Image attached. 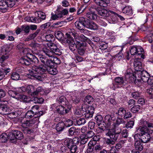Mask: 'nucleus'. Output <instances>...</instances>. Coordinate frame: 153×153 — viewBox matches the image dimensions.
<instances>
[{
	"mask_svg": "<svg viewBox=\"0 0 153 153\" xmlns=\"http://www.w3.org/2000/svg\"><path fill=\"white\" fill-rule=\"evenodd\" d=\"M113 126V128L108 130L106 133V136L109 137L106 140V143L109 145H114L115 143L122 131L121 128L119 126Z\"/></svg>",
	"mask_w": 153,
	"mask_h": 153,
	"instance_id": "f257e3e1",
	"label": "nucleus"
},
{
	"mask_svg": "<svg viewBox=\"0 0 153 153\" xmlns=\"http://www.w3.org/2000/svg\"><path fill=\"white\" fill-rule=\"evenodd\" d=\"M137 131L139 133L136 134L134 137L135 140L134 146L136 150L141 151L143 148V142L142 137L143 135V127L139 126L137 130Z\"/></svg>",
	"mask_w": 153,
	"mask_h": 153,
	"instance_id": "f03ea898",
	"label": "nucleus"
},
{
	"mask_svg": "<svg viewBox=\"0 0 153 153\" xmlns=\"http://www.w3.org/2000/svg\"><path fill=\"white\" fill-rule=\"evenodd\" d=\"M144 143H147L152 140V138L150 136L151 134L153 132V124L144 121Z\"/></svg>",
	"mask_w": 153,
	"mask_h": 153,
	"instance_id": "7ed1b4c3",
	"label": "nucleus"
},
{
	"mask_svg": "<svg viewBox=\"0 0 153 153\" xmlns=\"http://www.w3.org/2000/svg\"><path fill=\"white\" fill-rule=\"evenodd\" d=\"M30 74H28L27 76L29 78L32 79H36L39 81H42L44 76H42L39 66H36L32 69L29 70Z\"/></svg>",
	"mask_w": 153,
	"mask_h": 153,
	"instance_id": "20e7f679",
	"label": "nucleus"
},
{
	"mask_svg": "<svg viewBox=\"0 0 153 153\" xmlns=\"http://www.w3.org/2000/svg\"><path fill=\"white\" fill-rule=\"evenodd\" d=\"M9 139L11 142L13 143L16 142L17 140H21L23 138L22 133L20 131L13 130L8 134Z\"/></svg>",
	"mask_w": 153,
	"mask_h": 153,
	"instance_id": "39448f33",
	"label": "nucleus"
},
{
	"mask_svg": "<svg viewBox=\"0 0 153 153\" xmlns=\"http://www.w3.org/2000/svg\"><path fill=\"white\" fill-rule=\"evenodd\" d=\"M91 8L94 9L97 12V14L101 18L105 19L108 17L110 15V12L112 11H109L105 9L97 7L95 5H91Z\"/></svg>",
	"mask_w": 153,
	"mask_h": 153,
	"instance_id": "423d86ee",
	"label": "nucleus"
},
{
	"mask_svg": "<svg viewBox=\"0 0 153 153\" xmlns=\"http://www.w3.org/2000/svg\"><path fill=\"white\" fill-rule=\"evenodd\" d=\"M79 21H76L75 23V25L76 27L80 30H83V32L85 34L88 32V30L84 29V27L86 28L87 18L81 17L79 18Z\"/></svg>",
	"mask_w": 153,
	"mask_h": 153,
	"instance_id": "0eeeda50",
	"label": "nucleus"
},
{
	"mask_svg": "<svg viewBox=\"0 0 153 153\" xmlns=\"http://www.w3.org/2000/svg\"><path fill=\"white\" fill-rule=\"evenodd\" d=\"M53 65H50L49 66H46L43 65H41L39 66V68L42 74V76L43 75L42 74L46 72H48L50 74L54 75L57 74L58 71L56 69L51 66Z\"/></svg>",
	"mask_w": 153,
	"mask_h": 153,
	"instance_id": "6e6552de",
	"label": "nucleus"
},
{
	"mask_svg": "<svg viewBox=\"0 0 153 153\" xmlns=\"http://www.w3.org/2000/svg\"><path fill=\"white\" fill-rule=\"evenodd\" d=\"M35 88H36L32 85H28L26 87H22L19 88V90L20 93L26 92L32 96H34V92Z\"/></svg>",
	"mask_w": 153,
	"mask_h": 153,
	"instance_id": "1a4fd4ad",
	"label": "nucleus"
},
{
	"mask_svg": "<svg viewBox=\"0 0 153 153\" xmlns=\"http://www.w3.org/2000/svg\"><path fill=\"white\" fill-rule=\"evenodd\" d=\"M146 29L145 30H144V32H145V34L146 35L145 39L148 40L149 43H151L153 41L152 37L153 36V32H152V29L150 26L148 28L146 27Z\"/></svg>",
	"mask_w": 153,
	"mask_h": 153,
	"instance_id": "9d476101",
	"label": "nucleus"
},
{
	"mask_svg": "<svg viewBox=\"0 0 153 153\" xmlns=\"http://www.w3.org/2000/svg\"><path fill=\"white\" fill-rule=\"evenodd\" d=\"M35 118H33L32 119L29 120H27L22 125V127L27 128L32 126L35 123L38 121V119L36 118V117H34Z\"/></svg>",
	"mask_w": 153,
	"mask_h": 153,
	"instance_id": "9b49d317",
	"label": "nucleus"
},
{
	"mask_svg": "<svg viewBox=\"0 0 153 153\" xmlns=\"http://www.w3.org/2000/svg\"><path fill=\"white\" fill-rule=\"evenodd\" d=\"M87 46V44L85 42L81 43L78 42V46L77 48L78 53L80 55H83L85 53V47Z\"/></svg>",
	"mask_w": 153,
	"mask_h": 153,
	"instance_id": "f8f14e48",
	"label": "nucleus"
},
{
	"mask_svg": "<svg viewBox=\"0 0 153 153\" xmlns=\"http://www.w3.org/2000/svg\"><path fill=\"white\" fill-rule=\"evenodd\" d=\"M86 28L92 30H96L98 29V25L93 22L87 19Z\"/></svg>",
	"mask_w": 153,
	"mask_h": 153,
	"instance_id": "ddd939ff",
	"label": "nucleus"
},
{
	"mask_svg": "<svg viewBox=\"0 0 153 153\" xmlns=\"http://www.w3.org/2000/svg\"><path fill=\"white\" fill-rule=\"evenodd\" d=\"M48 46L53 53H55L56 54L58 55L61 54L60 50L58 48L56 44L53 43H50L48 44Z\"/></svg>",
	"mask_w": 153,
	"mask_h": 153,
	"instance_id": "4468645a",
	"label": "nucleus"
},
{
	"mask_svg": "<svg viewBox=\"0 0 153 153\" xmlns=\"http://www.w3.org/2000/svg\"><path fill=\"white\" fill-rule=\"evenodd\" d=\"M11 111V110L7 106L5 105H0V114L7 115Z\"/></svg>",
	"mask_w": 153,
	"mask_h": 153,
	"instance_id": "2eb2a0df",
	"label": "nucleus"
},
{
	"mask_svg": "<svg viewBox=\"0 0 153 153\" xmlns=\"http://www.w3.org/2000/svg\"><path fill=\"white\" fill-rule=\"evenodd\" d=\"M66 41L69 44V49L71 51L74 52L76 48H77L79 42H77V44H76L73 40H66Z\"/></svg>",
	"mask_w": 153,
	"mask_h": 153,
	"instance_id": "dca6fc26",
	"label": "nucleus"
},
{
	"mask_svg": "<svg viewBox=\"0 0 153 153\" xmlns=\"http://www.w3.org/2000/svg\"><path fill=\"white\" fill-rule=\"evenodd\" d=\"M58 12V16L60 18H62L64 16L66 15L68 13V9H62L61 7H59L57 9Z\"/></svg>",
	"mask_w": 153,
	"mask_h": 153,
	"instance_id": "f3484780",
	"label": "nucleus"
},
{
	"mask_svg": "<svg viewBox=\"0 0 153 153\" xmlns=\"http://www.w3.org/2000/svg\"><path fill=\"white\" fill-rule=\"evenodd\" d=\"M95 3L100 6L106 7L110 2L109 0H94Z\"/></svg>",
	"mask_w": 153,
	"mask_h": 153,
	"instance_id": "a211bd4d",
	"label": "nucleus"
},
{
	"mask_svg": "<svg viewBox=\"0 0 153 153\" xmlns=\"http://www.w3.org/2000/svg\"><path fill=\"white\" fill-rule=\"evenodd\" d=\"M80 37L83 39L84 41H86L88 44V45L87 44V46L88 47L90 46L92 49L95 48V45L93 44L89 39L86 37L84 35L81 34L80 35Z\"/></svg>",
	"mask_w": 153,
	"mask_h": 153,
	"instance_id": "6ab92c4d",
	"label": "nucleus"
},
{
	"mask_svg": "<svg viewBox=\"0 0 153 153\" xmlns=\"http://www.w3.org/2000/svg\"><path fill=\"white\" fill-rule=\"evenodd\" d=\"M39 94L40 95H45L47 93L42 87L39 86L36 89H35L34 92V96L36 95Z\"/></svg>",
	"mask_w": 153,
	"mask_h": 153,
	"instance_id": "aec40b11",
	"label": "nucleus"
},
{
	"mask_svg": "<svg viewBox=\"0 0 153 153\" xmlns=\"http://www.w3.org/2000/svg\"><path fill=\"white\" fill-rule=\"evenodd\" d=\"M56 109V111L60 114H64L68 112L67 109L62 105H59L57 107Z\"/></svg>",
	"mask_w": 153,
	"mask_h": 153,
	"instance_id": "412c9836",
	"label": "nucleus"
},
{
	"mask_svg": "<svg viewBox=\"0 0 153 153\" xmlns=\"http://www.w3.org/2000/svg\"><path fill=\"white\" fill-rule=\"evenodd\" d=\"M134 66L135 69L137 71H140L142 75L143 70L142 69L141 63L139 61H135L134 63Z\"/></svg>",
	"mask_w": 153,
	"mask_h": 153,
	"instance_id": "4be33fe9",
	"label": "nucleus"
},
{
	"mask_svg": "<svg viewBox=\"0 0 153 153\" xmlns=\"http://www.w3.org/2000/svg\"><path fill=\"white\" fill-rule=\"evenodd\" d=\"M40 31V30L38 29L34 33L30 34L25 39L24 41L27 42L34 39L39 33Z\"/></svg>",
	"mask_w": 153,
	"mask_h": 153,
	"instance_id": "5701e85b",
	"label": "nucleus"
},
{
	"mask_svg": "<svg viewBox=\"0 0 153 153\" xmlns=\"http://www.w3.org/2000/svg\"><path fill=\"white\" fill-rule=\"evenodd\" d=\"M8 7H9L6 0L0 1V10H2V11H5L8 9Z\"/></svg>",
	"mask_w": 153,
	"mask_h": 153,
	"instance_id": "b1692460",
	"label": "nucleus"
},
{
	"mask_svg": "<svg viewBox=\"0 0 153 153\" xmlns=\"http://www.w3.org/2000/svg\"><path fill=\"white\" fill-rule=\"evenodd\" d=\"M6 50L2 49L1 50V57L0 58V62L2 63L5 60L7 59L9 57V55H7L5 52Z\"/></svg>",
	"mask_w": 153,
	"mask_h": 153,
	"instance_id": "393cba45",
	"label": "nucleus"
},
{
	"mask_svg": "<svg viewBox=\"0 0 153 153\" xmlns=\"http://www.w3.org/2000/svg\"><path fill=\"white\" fill-rule=\"evenodd\" d=\"M56 102L59 103H62L63 105H67L68 103V101L66 100L65 97L63 96L59 97L56 100Z\"/></svg>",
	"mask_w": 153,
	"mask_h": 153,
	"instance_id": "a878e982",
	"label": "nucleus"
},
{
	"mask_svg": "<svg viewBox=\"0 0 153 153\" xmlns=\"http://www.w3.org/2000/svg\"><path fill=\"white\" fill-rule=\"evenodd\" d=\"M10 69L1 68L0 69V80L2 79L10 71Z\"/></svg>",
	"mask_w": 153,
	"mask_h": 153,
	"instance_id": "bb28decb",
	"label": "nucleus"
},
{
	"mask_svg": "<svg viewBox=\"0 0 153 153\" xmlns=\"http://www.w3.org/2000/svg\"><path fill=\"white\" fill-rule=\"evenodd\" d=\"M122 12L126 15H130L132 14V8L129 6H126L123 8Z\"/></svg>",
	"mask_w": 153,
	"mask_h": 153,
	"instance_id": "cd10ccee",
	"label": "nucleus"
},
{
	"mask_svg": "<svg viewBox=\"0 0 153 153\" xmlns=\"http://www.w3.org/2000/svg\"><path fill=\"white\" fill-rule=\"evenodd\" d=\"M50 65H53L54 64H59L61 61L59 59L56 57L52 56L50 59Z\"/></svg>",
	"mask_w": 153,
	"mask_h": 153,
	"instance_id": "c85d7f7f",
	"label": "nucleus"
},
{
	"mask_svg": "<svg viewBox=\"0 0 153 153\" xmlns=\"http://www.w3.org/2000/svg\"><path fill=\"white\" fill-rule=\"evenodd\" d=\"M114 80L116 84L118 87H121L124 83V80L122 77H117L115 78Z\"/></svg>",
	"mask_w": 153,
	"mask_h": 153,
	"instance_id": "c756f323",
	"label": "nucleus"
},
{
	"mask_svg": "<svg viewBox=\"0 0 153 153\" xmlns=\"http://www.w3.org/2000/svg\"><path fill=\"white\" fill-rule=\"evenodd\" d=\"M39 58L41 61L46 66H50V59H48L43 56H40Z\"/></svg>",
	"mask_w": 153,
	"mask_h": 153,
	"instance_id": "7c9ffc66",
	"label": "nucleus"
},
{
	"mask_svg": "<svg viewBox=\"0 0 153 153\" xmlns=\"http://www.w3.org/2000/svg\"><path fill=\"white\" fill-rule=\"evenodd\" d=\"M25 20L27 22L31 21L36 23H38L41 22L40 19H38L37 17H27L25 18Z\"/></svg>",
	"mask_w": 153,
	"mask_h": 153,
	"instance_id": "2f4dec72",
	"label": "nucleus"
},
{
	"mask_svg": "<svg viewBox=\"0 0 153 153\" xmlns=\"http://www.w3.org/2000/svg\"><path fill=\"white\" fill-rule=\"evenodd\" d=\"M104 121L107 124L108 126H110L113 121L111 116L109 114L106 115L105 117Z\"/></svg>",
	"mask_w": 153,
	"mask_h": 153,
	"instance_id": "473e14b6",
	"label": "nucleus"
},
{
	"mask_svg": "<svg viewBox=\"0 0 153 153\" xmlns=\"http://www.w3.org/2000/svg\"><path fill=\"white\" fill-rule=\"evenodd\" d=\"M65 126V123L63 122H59L56 125V129L58 131H62Z\"/></svg>",
	"mask_w": 153,
	"mask_h": 153,
	"instance_id": "72a5a7b5",
	"label": "nucleus"
},
{
	"mask_svg": "<svg viewBox=\"0 0 153 153\" xmlns=\"http://www.w3.org/2000/svg\"><path fill=\"white\" fill-rule=\"evenodd\" d=\"M79 130L78 128L76 129L75 127L72 126L68 130V134L70 136H73L74 133L78 132Z\"/></svg>",
	"mask_w": 153,
	"mask_h": 153,
	"instance_id": "f704fd0d",
	"label": "nucleus"
},
{
	"mask_svg": "<svg viewBox=\"0 0 153 153\" xmlns=\"http://www.w3.org/2000/svg\"><path fill=\"white\" fill-rule=\"evenodd\" d=\"M124 123L125 121L122 118L117 117L116 120L113 122L112 126H119L120 124Z\"/></svg>",
	"mask_w": 153,
	"mask_h": 153,
	"instance_id": "c9c22d12",
	"label": "nucleus"
},
{
	"mask_svg": "<svg viewBox=\"0 0 153 153\" xmlns=\"http://www.w3.org/2000/svg\"><path fill=\"white\" fill-rule=\"evenodd\" d=\"M30 62L37 64L39 62V60L35 56L30 54L28 55Z\"/></svg>",
	"mask_w": 153,
	"mask_h": 153,
	"instance_id": "e433bc0d",
	"label": "nucleus"
},
{
	"mask_svg": "<svg viewBox=\"0 0 153 153\" xmlns=\"http://www.w3.org/2000/svg\"><path fill=\"white\" fill-rule=\"evenodd\" d=\"M55 35L56 38L58 40H63L64 39V35L63 33L61 31H56L55 33Z\"/></svg>",
	"mask_w": 153,
	"mask_h": 153,
	"instance_id": "4c0bfd02",
	"label": "nucleus"
},
{
	"mask_svg": "<svg viewBox=\"0 0 153 153\" xmlns=\"http://www.w3.org/2000/svg\"><path fill=\"white\" fill-rule=\"evenodd\" d=\"M9 138V136L6 133L2 134L0 135V141L2 143H5Z\"/></svg>",
	"mask_w": 153,
	"mask_h": 153,
	"instance_id": "58836bf2",
	"label": "nucleus"
},
{
	"mask_svg": "<svg viewBox=\"0 0 153 153\" xmlns=\"http://www.w3.org/2000/svg\"><path fill=\"white\" fill-rule=\"evenodd\" d=\"M87 17L89 19L95 20L97 19V15L94 12H88L86 13Z\"/></svg>",
	"mask_w": 153,
	"mask_h": 153,
	"instance_id": "ea45409f",
	"label": "nucleus"
},
{
	"mask_svg": "<svg viewBox=\"0 0 153 153\" xmlns=\"http://www.w3.org/2000/svg\"><path fill=\"white\" fill-rule=\"evenodd\" d=\"M20 62L22 64L26 65H28L31 64V62L28 56L26 57L22 58L20 59Z\"/></svg>",
	"mask_w": 153,
	"mask_h": 153,
	"instance_id": "a19ab883",
	"label": "nucleus"
},
{
	"mask_svg": "<svg viewBox=\"0 0 153 153\" xmlns=\"http://www.w3.org/2000/svg\"><path fill=\"white\" fill-rule=\"evenodd\" d=\"M31 100L35 103L41 104L43 102L44 100L42 97L38 98L36 97H33L31 98Z\"/></svg>",
	"mask_w": 153,
	"mask_h": 153,
	"instance_id": "79ce46f5",
	"label": "nucleus"
},
{
	"mask_svg": "<svg viewBox=\"0 0 153 153\" xmlns=\"http://www.w3.org/2000/svg\"><path fill=\"white\" fill-rule=\"evenodd\" d=\"M43 51L47 56L51 57L53 56L54 54L50 48L48 49L44 48L43 49Z\"/></svg>",
	"mask_w": 153,
	"mask_h": 153,
	"instance_id": "37998d69",
	"label": "nucleus"
},
{
	"mask_svg": "<svg viewBox=\"0 0 153 153\" xmlns=\"http://www.w3.org/2000/svg\"><path fill=\"white\" fill-rule=\"evenodd\" d=\"M19 89L16 91H13L11 90H9L8 91V93L9 95L11 97L15 98L16 97V96L19 94Z\"/></svg>",
	"mask_w": 153,
	"mask_h": 153,
	"instance_id": "c03bdc74",
	"label": "nucleus"
},
{
	"mask_svg": "<svg viewBox=\"0 0 153 153\" xmlns=\"http://www.w3.org/2000/svg\"><path fill=\"white\" fill-rule=\"evenodd\" d=\"M94 101L93 98L91 95H87L85 98L84 100V102L85 103H88V104H90Z\"/></svg>",
	"mask_w": 153,
	"mask_h": 153,
	"instance_id": "a18cd8bd",
	"label": "nucleus"
},
{
	"mask_svg": "<svg viewBox=\"0 0 153 153\" xmlns=\"http://www.w3.org/2000/svg\"><path fill=\"white\" fill-rule=\"evenodd\" d=\"M19 0H6L9 7H13Z\"/></svg>",
	"mask_w": 153,
	"mask_h": 153,
	"instance_id": "49530a36",
	"label": "nucleus"
},
{
	"mask_svg": "<svg viewBox=\"0 0 153 153\" xmlns=\"http://www.w3.org/2000/svg\"><path fill=\"white\" fill-rule=\"evenodd\" d=\"M76 123L78 126L84 124L86 122L84 118H80L76 120Z\"/></svg>",
	"mask_w": 153,
	"mask_h": 153,
	"instance_id": "de8ad7c7",
	"label": "nucleus"
},
{
	"mask_svg": "<svg viewBox=\"0 0 153 153\" xmlns=\"http://www.w3.org/2000/svg\"><path fill=\"white\" fill-rule=\"evenodd\" d=\"M103 148L102 146L100 145H97L93 147L92 149V150L94 152H97L101 150Z\"/></svg>",
	"mask_w": 153,
	"mask_h": 153,
	"instance_id": "09e8293b",
	"label": "nucleus"
},
{
	"mask_svg": "<svg viewBox=\"0 0 153 153\" xmlns=\"http://www.w3.org/2000/svg\"><path fill=\"white\" fill-rule=\"evenodd\" d=\"M38 18V19H40L41 21V19L44 20L46 18V15L45 13L41 11H39L37 12Z\"/></svg>",
	"mask_w": 153,
	"mask_h": 153,
	"instance_id": "8fccbe9b",
	"label": "nucleus"
},
{
	"mask_svg": "<svg viewBox=\"0 0 153 153\" xmlns=\"http://www.w3.org/2000/svg\"><path fill=\"white\" fill-rule=\"evenodd\" d=\"M64 144L65 146L68 147V148L71 147V146L73 145L72 139H68L65 140Z\"/></svg>",
	"mask_w": 153,
	"mask_h": 153,
	"instance_id": "3c124183",
	"label": "nucleus"
},
{
	"mask_svg": "<svg viewBox=\"0 0 153 153\" xmlns=\"http://www.w3.org/2000/svg\"><path fill=\"white\" fill-rule=\"evenodd\" d=\"M19 74L16 72L13 73L11 75V78L13 80H18L19 79Z\"/></svg>",
	"mask_w": 153,
	"mask_h": 153,
	"instance_id": "603ef678",
	"label": "nucleus"
},
{
	"mask_svg": "<svg viewBox=\"0 0 153 153\" xmlns=\"http://www.w3.org/2000/svg\"><path fill=\"white\" fill-rule=\"evenodd\" d=\"M127 76L128 77V76H129V78L132 82H134L136 80V77L135 76V74L134 73L131 74L130 73H127L126 75V76Z\"/></svg>",
	"mask_w": 153,
	"mask_h": 153,
	"instance_id": "864d4df0",
	"label": "nucleus"
},
{
	"mask_svg": "<svg viewBox=\"0 0 153 153\" xmlns=\"http://www.w3.org/2000/svg\"><path fill=\"white\" fill-rule=\"evenodd\" d=\"M33 112L32 111V110H30L25 114V117L27 118H30L33 117L35 115Z\"/></svg>",
	"mask_w": 153,
	"mask_h": 153,
	"instance_id": "5fc2aeb1",
	"label": "nucleus"
},
{
	"mask_svg": "<svg viewBox=\"0 0 153 153\" xmlns=\"http://www.w3.org/2000/svg\"><path fill=\"white\" fill-rule=\"evenodd\" d=\"M7 115V117L10 119H12L16 117L17 116V113L15 112H12L11 113L10 112Z\"/></svg>",
	"mask_w": 153,
	"mask_h": 153,
	"instance_id": "6e6d98bb",
	"label": "nucleus"
},
{
	"mask_svg": "<svg viewBox=\"0 0 153 153\" xmlns=\"http://www.w3.org/2000/svg\"><path fill=\"white\" fill-rule=\"evenodd\" d=\"M138 48L136 47L132 46L130 50V52L131 55H134L137 54Z\"/></svg>",
	"mask_w": 153,
	"mask_h": 153,
	"instance_id": "4d7b16f0",
	"label": "nucleus"
},
{
	"mask_svg": "<svg viewBox=\"0 0 153 153\" xmlns=\"http://www.w3.org/2000/svg\"><path fill=\"white\" fill-rule=\"evenodd\" d=\"M94 135V133L92 130L88 131L85 134V137L88 138H90L93 137Z\"/></svg>",
	"mask_w": 153,
	"mask_h": 153,
	"instance_id": "13d9d810",
	"label": "nucleus"
},
{
	"mask_svg": "<svg viewBox=\"0 0 153 153\" xmlns=\"http://www.w3.org/2000/svg\"><path fill=\"white\" fill-rule=\"evenodd\" d=\"M45 39L47 41L51 42L54 40V37L53 35L49 34L45 36Z\"/></svg>",
	"mask_w": 153,
	"mask_h": 153,
	"instance_id": "bf43d9fd",
	"label": "nucleus"
},
{
	"mask_svg": "<svg viewBox=\"0 0 153 153\" xmlns=\"http://www.w3.org/2000/svg\"><path fill=\"white\" fill-rule=\"evenodd\" d=\"M126 112V110H125L123 108H120L117 114H118L119 116L122 117L124 114Z\"/></svg>",
	"mask_w": 153,
	"mask_h": 153,
	"instance_id": "052dcab7",
	"label": "nucleus"
},
{
	"mask_svg": "<svg viewBox=\"0 0 153 153\" xmlns=\"http://www.w3.org/2000/svg\"><path fill=\"white\" fill-rule=\"evenodd\" d=\"M68 148L70 149V151L71 153H75L77 149V146L76 145L73 144L71 146V147Z\"/></svg>",
	"mask_w": 153,
	"mask_h": 153,
	"instance_id": "680f3d73",
	"label": "nucleus"
},
{
	"mask_svg": "<svg viewBox=\"0 0 153 153\" xmlns=\"http://www.w3.org/2000/svg\"><path fill=\"white\" fill-rule=\"evenodd\" d=\"M22 130L23 132L24 133L27 134H30L31 133L33 132V131L30 129L27 128H24L22 129Z\"/></svg>",
	"mask_w": 153,
	"mask_h": 153,
	"instance_id": "e2e57ef3",
	"label": "nucleus"
},
{
	"mask_svg": "<svg viewBox=\"0 0 153 153\" xmlns=\"http://www.w3.org/2000/svg\"><path fill=\"white\" fill-rule=\"evenodd\" d=\"M95 119L96 121L97 124L103 121L102 116L100 115L96 116L95 117Z\"/></svg>",
	"mask_w": 153,
	"mask_h": 153,
	"instance_id": "0e129e2a",
	"label": "nucleus"
},
{
	"mask_svg": "<svg viewBox=\"0 0 153 153\" xmlns=\"http://www.w3.org/2000/svg\"><path fill=\"white\" fill-rule=\"evenodd\" d=\"M134 124L133 121H130L128 122L126 125V127L127 128H131Z\"/></svg>",
	"mask_w": 153,
	"mask_h": 153,
	"instance_id": "69168bd1",
	"label": "nucleus"
},
{
	"mask_svg": "<svg viewBox=\"0 0 153 153\" xmlns=\"http://www.w3.org/2000/svg\"><path fill=\"white\" fill-rule=\"evenodd\" d=\"M140 105H135L131 109V111L133 113L137 112L140 109Z\"/></svg>",
	"mask_w": 153,
	"mask_h": 153,
	"instance_id": "338daca9",
	"label": "nucleus"
},
{
	"mask_svg": "<svg viewBox=\"0 0 153 153\" xmlns=\"http://www.w3.org/2000/svg\"><path fill=\"white\" fill-rule=\"evenodd\" d=\"M147 82L148 84L152 86L153 84V77H150L147 80H145V81H144V82Z\"/></svg>",
	"mask_w": 153,
	"mask_h": 153,
	"instance_id": "774afa93",
	"label": "nucleus"
}]
</instances>
